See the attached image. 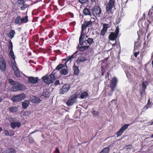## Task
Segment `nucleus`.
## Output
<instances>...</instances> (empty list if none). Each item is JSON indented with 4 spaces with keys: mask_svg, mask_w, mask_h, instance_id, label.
<instances>
[{
    "mask_svg": "<svg viewBox=\"0 0 153 153\" xmlns=\"http://www.w3.org/2000/svg\"><path fill=\"white\" fill-rule=\"evenodd\" d=\"M84 39H79V44L80 45L84 46L79 47V45L77 47L79 50L81 51H83L88 48V46H85V45L91 44L93 43V39H88L86 40H84Z\"/></svg>",
    "mask_w": 153,
    "mask_h": 153,
    "instance_id": "1",
    "label": "nucleus"
},
{
    "mask_svg": "<svg viewBox=\"0 0 153 153\" xmlns=\"http://www.w3.org/2000/svg\"><path fill=\"white\" fill-rule=\"evenodd\" d=\"M93 22L91 21H87L84 20L83 23L82 25V30L81 35L79 38H84L85 37V33L87 27H91L92 25Z\"/></svg>",
    "mask_w": 153,
    "mask_h": 153,
    "instance_id": "2",
    "label": "nucleus"
},
{
    "mask_svg": "<svg viewBox=\"0 0 153 153\" xmlns=\"http://www.w3.org/2000/svg\"><path fill=\"white\" fill-rule=\"evenodd\" d=\"M55 71V70H54L49 76L48 75H46L42 77V79L45 83L46 84H50L53 83V81L56 78L54 75Z\"/></svg>",
    "mask_w": 153,
    "mask_h": 153,
    "instance_id": "3",
    "label": "nucleus"
},
{
    "mask_svg": "<svg viewBox=\"0 0 153 153\" xmlns=\"http://www.w3.org/2000/svg\"><path fill=\"white\" fill-rule=\"evenodd\" d=\"M9 64L13 69L15 76L18 77H19L20 76V72L16 66V62L15 61L14 62L9 61Z\"/></svg>",
    "mask_w": 153,
    "mask_h": 153,
    "instance_id": "4",
    "label": "nucleus"
},
{
    "mask_svg": "<svg viewBox=\"0 0 153 153\" xmlns=\"http://www.w3.org/2000/svg\"><path fill=\"white\" fill-rule=\"evenodd\" d=\"M25 95L24 93L13 96L11 98L13 102L20 101L25 97Z\"/></svg>",
    "mask_w": 153,
    "mask_h": 153,
    "instance_id": "5",
    "label": "nucleus"
},
{
    "mask_svg": "<svg viewBox=\"0 0 153 153\" xmlns=\"http://www.w3.org/2000/svg\"><path fill=\"white\" fill-rule=\"evenodd\" d=\"M92 13L93 16L95 17L99 16L101 13V9L100 7L97 6L94 7L92 10Z\"/></svg>",
    "mask_w": 153,
    "mask_h": 153,
    "instance_id": "6",
    "label": "nucleus"
},
{
    "mask_svg": "<svg viewBox=\"0 0 153 153\" xmlns=\"http://www.w3.org/2000/svg\"><path fill=\"white\" fill-rule=\"evenodd\" d=\"M71 88L70 85L68 84H65L59 89V94H63L67 93Z\"/></svg>",
    "mask_w": 153,
    "mask_h": 153,
    "instance_id": "7",
    "label": "nucleus"
},
{
    "mask_svg": "<svg viewBox=\"0 0 153 153\" xmlns=\"http://www.w3.org/2000/svg\"><path fill=\"white\" fill-rule=\"evenodd\" d=\"M76 96L74 94L70 97L67 102V104L68 106H71L74 103L76 102V100L77 99Z\"/></svg>",
    "mask_w": 153,
    "mask_h": 153,
    "instance_id": "8",
    "label": "nucleus"
},
{
    "mask_svg": "<svg viewBox=\"0 0 153 153\" xmlns=\"http://www.w3.org/2000/svg\"><path fill=\"white\" fill-rule=\"evenodd\" d=\"M115 6L114 1L113 0H109L106 6V11L107 12L110 11L112 8Z\"/></svg>",
    "mask_w": 153,
    "mask_h": 153,
    "instance_id": "9",
    "label": "nucleus"
},
{
    "mask_svg": "<svg viewBox=\"0 0 153 153\" xmlns=\"http://www.w3.org/2000/svg\"><path fill=\"white\" fill-rule=\"evenodd\" d=\"M117 82V79L116 77L112 78L111 83L110 84V87L111 88V91H114Z\"/></svg>",
    "mask_w": 153,
    "mask_h": 153,
    "instance_id": "10",
    "label": "nucleus"
},
{
    "mask_svg": "<svg viewBox=\"0 0 153 153\" xmlns=\"http://www.w3.org/2000/svg\"><path fill=\"white\" fill-rule=\"evenodd\" d=\"M119 28L117 26L115 31L113 32H111L109 34L108 38H117L119 32Z\"/></svg>",
    "mask_w": 153,
    "mask_h": 153,
    "instance_id": "11",
    "label": "nucleus"
},
{
    "mask_svg": "<svg viewBox=\"0 0 153 153\" xmlns=\"http://www.w3.org/2000/svg\"><path fill=\"white\" fill-rule=\"evenodd\" d=\"M22 85L19 83H16L11 88V90L13 91H16L18 90H22Z\"/></svg>",
    "mask_w": 153,
    "mask_h": 153,
    "instance_id": "12",
    "label": "nucleus"
},
{
    "mask_svg": "<svg viewBox=\"0 0 153 153\" xmlns=\"http://www.w3.org/2000/svg\"><path fill=\"white\" fill-rule=\"evenodd\" d=\"M129 126V124H125L122 126L117 133V137L120 136L124 131L128 128Z\"/></svg>",
    "mask_w": 153,
    "mask_h": 153,
    "instance_id": "13",
    "label": "nucleus"
},
{
    "mask_svg": "<svg viewBox=\"0 0 153 153\" xmlns=\"http://www.w3.org/2000/svg\"><path fill=\"white\" fill-rule=\"evenodd\" d=\"M0 68L3 71L6 68V63L5 60L2 58H0Z\"/></svg>",
    "mask_w": 153,
    "mask_h": 153,
    "instance_id": "14",
    "label": "nucleus"
},
{
    "mask_svg": "<svg viewBox=\"0 0 153 153\" xmlns=\"http://www.w3.org/2000/svg\"><path fill=\"white\" fill-rule=\"evenodd\" d=\"M38 79V77H31L29 78L28 81L30 83L34 84L37 82Z\"/></svg>",
    "mask_w": 153,
    "mask_h": 153,
    "instance_id": "15",
    "label": "nucleus"
},
{
    "mask_svg": "<svg viewBox=\"0 0 153 153\" xmlns=\"http://www.w3.org/2000/svg\"><path fill=\"white\" fill-rule=\"evenodd\" d=\"M16 32L14 30L11 29L6 34L7 36L10 38H13L15 35Z\"/></svg>",
    "mask_w": 153,
    "mask_h": 153,
    "instance_id": "16",
    "label": "nucleus"
},
{
    "mask_svg": "<svg viewBox=\"0 0 153 153\" xmlns=\"http://www.w3.org/2000/svg\"><path fill=\"white\" fill-rule=\"evenodd\" d=\"M10 125L12 128L14 129L16 127L19 128L20 127L21 123L20 122H12L10 124Z\"/></svg>",
    "mask_w": 153,
    "mask_h": 153,
    "instance_id": "17",
    "label": "nucleus"
},
{
    "mask_svg": "<svg viewBox=\"0 0 153 153\" xmlns=\"http://www.w3.org/2000/svg\"><path fill=\"white\" fill-rule=\"evenodd\" d=\"M78 52V51H76L75 52L74 54L71 56H69L67 57L65 59L66 61L67 62H68V61L71 60L72 59L74 58H75L76 56V55L77 54V53Z\"/></svg>",
    "mask_w": 153,
    "mask_h": 153,
    "instance_id": "18",
    "label": "nucleus"
},
{
    "mask_svg": "<svg viewBox=\"0 0 153 153\" xmlns=\"http://www.w3.org/2000/svg\"><path fill=\"white\" fill-rule=\"evenodd\" d=\"M8 109L10 111L13 113H15L18 111V107L16 106H12L8 108Z\"/></svg>",
    "mask_w": 153,
    "mask_h": 153,
    "instance_id": "19",
    "label": "nucleus"
},
{
    "mask_svg": "<svg viewBox=\"0 0 153 153\" xmlns=\"http://www.w3.org/2000/svg\"><path fill=\"white\" fill-rule=\"evenodd\" d=\"M40 99L36 97L33 96L32 97L31 101L34 103H37L40 102Z\"/></svg>",
    "mask_w": 153,
    "mask_h": 153,
    "instance_id": "20",
    "label": "nucleus"
},
{
    "mask_svg": "<svg viewBox=\"0 0 153 153\" xmlns=\"http://www.w3.org/2000/svg\"><path fill=\"white\" fill-rule=\"evenodd\" d=\"M30 104L29 101L28 100L24 101L22 102V107L24 109L26 108Z\"/></svg>",
    "mask_w": 153,
    "mask_h": 153,
    "instance_id": "21",
    "label": "nucleus"
},
{
    "mask_svg": "<svg viewBox=\"0 0 153 153\" xmlns=\"http://www.w3.org/2000/svg\"><path fill=\"white\" fill-rule=\"evenodd\" d=\"M15 23L16 25H21V16H17L15 19Z\"/></svg>",
    "mask_w": 153,
    "mask_h": 153,
    "instance_id": "22",
    "label": "nucleus"
},
{
    "mask_svg": "<svg viewBox=\"0 0 153 153\" xmlns=\"http://www.w3.org/2000/svg\"><path fill=\"white\" fill-rule=\"evenodd\" d=\"M86 60V59L85 57L84 56H80L79 57L76 61V62L77 63H80L81 62H82Z\"/></svg>",
    "mask_w": 153,
    "mask_h": 153,
    "instance_id": "23",
    "label": "nucleus"
},
{
    "mask_svg": "<svg viewBox=\"0 0 153 153\" xmlns=\"http://www.w3.org/2000/svg\"><path fill=\"white\" fill-rule=\"evenodd\" d=\"M83 13L85 15H91V13L89 9L85 8L83 10Z\"/></svg>",
    "mask_w": 153,
    "mask_h": 153,
    "instance_id": "24",
    "label": "nucleus"
},
{
    "mask_svg": "<svg viewBox=\"0 0 153 153\" xmlns=\"http://www.w3.org/2000/svg\"><path fill=\"white\" fill-rule=\"evenodd\" d=\"M14 152L15 150L13 149L10 148L4 150L2 153H14Z\"/></svg>",
    "mask_w": 153,
    "mask_h": 153,
    "instance_id": "25",
    "label": "nucleus"
},
{
    "mask_svg": "<svg viewBox=\"0 0 153 153\" xmlns=\"http://www.w3.org/2000/svg\"><path fill=\"white\" fill-rule=\"evenodd\" d=\"M88 93L86 91H83L80 94V97L81 99H85L88 96Z\"/></svg>",
    "mask_w": 153,
    "mask_h": 153,
    "instance_id": "26",
    "label": "nucleus"
},
{
    "mask_svg": "<svg viewBox=\"0 0 153 153\" xmlns=\"http://www.w3.org/2000/svg\"><path fill=\"white\" fill-rule=\"evenodd\" d=\"M9 54L10 57L13 60V61L11 60H10V61H11L12 62H14L15 61H15V57L13 51H10Z\"/></svg>",
    "mask_w": 153,
    "mask_h": 153,
    "instance_id": "27",
    "label": "nucleus"
},
{
    "mask_svg": "<svg viewBox=\"0 0 153 153\" xmlns=\"http://www.w3.org/2000/svg\"><path fill=\"white\" fill-rule=\"evenodd\" d=\"M28 21V16H26L24 18H21V25L27 23Z\"/></svg>",
    "mask_w": 153,
    "mask_h": 153,
    "instance_id": "28",
    "label": "nucleus"
},
{
    "mask_svg": "<svg viewBox=\"0 0 153 153\" xmlns=\"http://www.w3.org/2000/svg\"><path fill=\"white\" fill-rule=\"evenodd\" d=\"M140 46V43L138 42H136L135 43L134 51L135 52L137 50H138V49Z\"/></svg>",
    "mask_w": 153,
    "mask_h": 153,
    "instance_id": "29",
    "label": "nucleus"
},
{
    "mask_svg": "<svg viewBox=\"0 0 153 153\" xmlns=\"http://www.w3.org/2000/svg\"><path fill=\"white\" fill-rule=\"evenodd\" d=\"M74 74L76 75H77L79 72V70L78 67L76 66H74Z\"/></svg>",
    "mask_w": 153,
    "mask_h": 153,
    "instance_id": "30",
    "label": "nucleus"
},
{
    "mask_svg": "<svg viewBox=\"0 0 153 153\" xmlns=\"http://www.w3.org/2000/svg\"><path fill=\"white\" fill-rule=\"evenodd\" d=\"M147 85V82L146 81H143L142 83V89L143 90V91H144V90H145L146 88V86Z\"/></svg>",
    "mask_w": 153,
    "mask_h": 153,
    "instance_id": "31",
    "label": "nucleus"
},
{
    "mask_svg": "<svg viewBox=\"0 0 153 153\" xmlns=\"http://www.w3.org/2000/svg\"><path fill=\"white\" fill-rule=\"evenodd\" d=\"M60 73L61 74L66 75L68 74V72L67 69L63 68L61 70Z\"/></svg>",
    "mask_w": 153,
    "mask_h": 153,
    "instance_id": "32",
    "label": "nucleus"
},
{
    "mask_svg": "<svg viewBox=\"0 0 153 153\" xmlns=\"http://www.w3.org/2000/svg\"><path fill=\"white\" fill-rule=\"evenodd\" d=\"M29 6L28 4L24 3L20 7V8L22 10H24L26 8L28 7Z\"/></svg>",
    "mask_w": 153,
    "mask_h": 153,
    "instance_id": "33",
    "label": "nucleus"
},
{
    "mask_svg": "<svg viewBox=\"0 0 153 153\" xmlns=\"http://www.w3.org/2000/svg\"><path fill=\"white\" fill-rule=\"evenodd\" d=\"M109 27V24H108L105 23L103 25L102 30L107 31L108 28Z\"/></svg>",
    "mask_w": 153,
    "mask_h": 153,
    "instance_id": "34",
    "label": "nucleus"
},
{
    "mask_svg": "<svg viewBox=\"0 0 153 153\" xmlns=\"http://www.w3.org/2000/svg\"><path fill=\"white\" fill-rule=\"evenodd\" d=\"M24 0H18L16 2L17 4L19 6L22 5L25 3Z\"/></svg>",
    "mask_w": 153,
    "mask_h": 153,
    "instance_id": "35",
    "label": "nucleus"
},
{
    "mask_svg": "<svg viewBox=\"0 0 153 153\" xmlns=\"http://www.w3.org/2000/svg\"><path fill=\"white\" fill-rule=\"evenodd\" d=\"M109 151V148L106 147L103 149L100 153H108Z\"/></svg>",
    "mask_w": 153,
    "mask_h": 153,
    "instance_id": "36",
    "label": "nucleus"
},
{
    "mask_svg": "<svg viewBox=\"0 0 153 153\" xmlns=\"http://www.w3.org/2000/svg\"><path fill=\"white\" fill-rule=\"evenodd\" d=\"M63 67V65L62 64H60L57 65V66L55 70H54L55 71V70H56L59 71L61 68H62Z\"/></svg>",
    "mask_w": 153,
    "mask_h": 153,
    "instance_id": "37",
    "label": "nucleus"
},
{
    "mask_svg": "<svg viewBox=\"0 0 153 153\" xmlns=\"http://www.w3.org/2000/svg\"><path fill=\"white\" fill-rule=\"evenodd\" d=\"M43 96L46 97H49L50 96V93L47 91L44 92L43 94Z\"/></svg>",
    "mask_w": 153,
    "mask_h": 153,
    "instance_id": "38",
    "label": "nucleus"
},
{
    "mask_svg": "<svg viewBox=\"0 0 153 153\" xmlns=\"http://www.w3.org/2000/svg\"><path fill=\"white\" fill-rule=\"evenodd\" d=\"M111 40V43L114 46L117 43L116 39H110Z\"/></svg>",
    "mask_w": 153,
    "mask_h": 153,
    "instance_id": "39",
    "label": "nucleus"
},
{
    "mask_svg": "<svg viewBox=\"0 0 153 153\" xmlns=\"http://www.w3.org/2000/svg\"><path fill=\"white\" fill-rule=\"evenodd\" d=\"M13 44L12 42L10 41L9 45V49L11 51H13Z\"/></svg>",
    "mask_w": 153,
    "mask_h": 153,
    "instance_id": "40",
    "label": "nucleus"
},
{
    "mask_svg": "<svg viewBox=\"0 0 153 153\" xmlns=\"http://www.w3.org/2000/svg\"><path fill=\"white\" fill-rule=\"evenodd\" d=\"M8 82L10 83L11 85H13L16 83L15 81L13 80L12 79H9Z\"/></svg>",
    "mask_w": 153,
    "mask_h": 153,
    "instance_id": "41",
    "label": "nucleus"
},
{
    "mask_svg": "<svg viewBox=\"0 0 153 153\" xmlns=\"http://www.w3.org/2000/svg\"><path fill=\"white\" fill-rule=\"evenodd\" d=\"M132 146L131 145H128L125 146L124 148L126 149L127 151H130V149L131 148Z\"/></svg>",
    "mask_w": 153,
    "mask_h": 153,
    "instance_id": "42",
    "label": "nucleus"
},
{
    "mask_svg": "<svg viewBox=\"0 0 153 153\" xmlns=\"http://www.w3.org/2000/svg\"><path fill=\"white\" fill-rule=\"evenodd\" d=\"M92 113L93 114V115L94 116H97L99 114V112L94 110L93 111Z\"/></svg>",
    "mask_w": 153,
    "mask_h": 153,
    "instance_id": "43",
    "label": "nucleus"
},
{
    "mask_svg": "<svg viewBox=\"0 0 153 153\" xmlns=\"http://www.w3.org/2000/svg\"><path fill=\"white\" fill-rule=\"evenodd\" d=\"M53 30H51L49 34V37L50 38H52L53 37Z\"/></svg>",
    "mask_w": 153,
    "mask_h": 153,
    "instance_id": "44",
    "label": "nucleus"
},
{
    "mask_svg": "<svg viewBox=\"0 0 153 153\" xmlns=\"http://www.w3.org/2000/svg\"><path fill=\"white\" fill-rule=\"evenodd\" d=\"M58 3L60 6H63L64 4L63 0H58Z\"/></svg>",
    "mask_w": 153,
    "mask_h": 153,
    "instance_id": "45",
    "label": "nucleus"
},
{
    "mask_svg": "<svg viewBox=\"0 0 153 153\" xmlns=\"http://www.w3.org/2000/svg\"><path fill=\"white\" fill-rule=\"evenodd\" d=\"M88 1V0H78L82 4L86 3Z\"/></svg>",
    "mask_w": 153,
    "mask_h": 153,
    "instance_id": "46",
    "label": "nucleus"
},
{
    "mask_svg": "<svg viewBox=\"0 0 153 153\" xmlns=\"http://www.w3.org/2000/svg\"><path fill=\"white\" fill-rule=\"evenodd\" d=\"M106 32L107 31L102 29L100 32V34L101 35H102V36H104Z\"/></svg>",
    "mask_w": 153,
    "mask_h": 153,
    "instance_id": "47",
    "label": "nucleus"
},
{
    "mask_svg": "<svg viewBox=\"0 0 153 153\" xmlns=\"http://www.w3.org/2000/svg\"><path fill=\"white\" fill-rule=\"evenodd\" d=\"M139 53V52L138 50H137L136 52L134 53V56L136 57L137 55Z\"/></svg>",
    "mask_w": 153,
    "mask_h": 153,
    "instance_id": "48",
    "label": "nucleus"
},
{
    "mask_svg": "<svg viewBox=\"0 0 153 153\" xmlns=\"http://www.w3.org/2000/svg\"><path fill=\"white\" fill-rule=\"evenodd\" d=\"M29 141L30 143H33L34 140L33 138L31 137L29 138Z\"/></svg>",
    "mask_w": 153,
    "mask_h": 153,
    "instance_id": "49",
    "label": "nucleus"
},
{
    "mask_svg": "<svg viewBox=\"0 0 153 153\" xmlns=\"http://www.w3.org/2000/svg\"><path fill=\"white\" fill-rule=\"evenodd\" d=\"M149 107L150 106H149V105H146L143 108V110H147Z\"/></svg>",
    "mask_w": 153,
    "mask_h": 153,
    "instance_id": "50",
    "label": "nucleus"
},
{
    "mask_svg": "<svg viewBox=\"0 0 153 153\" xmlns=\"http://www.w3.org/2000/svg\"><path fill=\"white\" fill-rule=\"evenodd\" d=\"M54 153H60L59 149L58 148H57L55 151Z\"/></svg>",
    "mask_w": 153,
    "mask_h": 153,
    "instance_id": "51",
    "label": "nucleus"
},
{
    "mask_svg": "<svg viewBox=\"0 0 153 153\" xmlns=\"http://www.w3.org/2000/svg\"><path fill=\"white\" fill-rule=\"evenodd\" d=\"M59 84V80H56L54 83V84L55 85H57Z\"/></svg>",
    "mask_w": 153,
    "mask_h": 153,
    "instance_id": "52",
    "label": "nucleus"
},
{
    "mask_svg": "<svg viewBox=\"0 0 153 153\" xmlns=\"http://www.w3.org/2000/svg\"><path fill=\"white\" fill-rule=\"evenodd\" d=\"M4 133L6 136H8L9 135L8 131L7 130H5L4 131Z\"/></svg>",
    "mask_w": 153,
    "mask_h": 153,
    "instance_id": "53",
    "label": "nucleus"
},
{
    "mask_svg": "<svg viewBox=\"0 0 153 153\" xmlns=\"http://www.w3.org/2000/svg\"><path fill=\"white\" fill-rule=\"evenodd\" d=\"M113 91H111V92H110L109 93H107V95H108V96H111V95L112 94H113V93H112Z\"/></svg>",
    "mask_w": 153,
    "mask_h": 153,
    "instance_id": "54",
    "label": "nucleus"
},
{
    "mask_svg": "<svg viewBox=\"0 0 153 153\" xmlns=\"http://www.w3.org/2000/svg\"><path fill=\"white\" fill-rule=\"evenodd\" d=\"M145 92V90H144V92L143 91V90L142 89V91L140 92V94L142 95Z\"/></svg>",
    "mask_w": 153,
    "mask_h": 153,
    "instance_id": "55",
    "label": "nucleus"
},
{
    "mask_svg": "<svg viewBox=\"0 0 153 153\" xmlns=\"http://www.w3.org/2000/svg\"><path fill=\"white\" fill-rule=\"evenodd\" d=\"M146 18V16L145 13H143V18L145 19Z\"/></svg>",
    "mask_w": 153,
    "mask_h": 153,
    "instance_id": "56",
    "label": "nucleus"
},
{
    "mask_svg": "<svg viewBox=\"0 0 153 153\" xmlns=\"http://www.w3.org/2000/svg\"><path fill=\"white\" fill-rule=\"evenodd\" d=\"M150 99H149L148 100V102L146 104V105H148L149 106V103H150Z\"/></svg>",
    "mask_w": 153,
    "mask_h": 153,
    "instance_id": "57",
    "label": "nucleus"
},
{
    "mask_svg": "<svg viewBox=\"0 0 153 153\" xmlns=\"http://www.w3.org/2000/svg\"><path fill=\"white\" fill-rule=\"evenodd\" d=\"M151 34L150 33H149V34H148V35H147V38H148L149 37H150V35Z\"/></svg>",
    "mask_w": 153,
    "mask_h": 153,
    "instance_id": "58",
    "label": "nucleus"
},
{
    "mask_svg": "<svg viewBox=\"0 0 153 153\" xmlns=\"http://www.w3.org/2000/svg\"><path fill=\"white\" fill-rule=\"evenodd\" d=\"M2 100V98L0 97V102H1Z\"/></svg>",
    "mask_w": 153,
    "mask_h": 153,
    "instance_id": "59",
    "label": "nucleus"
},
{
    "mask_svg": "<svg viewBox=\"0 0 153 153\" xmlns=\"http://www.w3.org/2000/svg\"><path fill=\"white\" fill-rule=\"evenodd\" d=\"M36 132V131H33L32 132L31 134H33V133H35Z\"/></svg>",
    "mask_w": 153,
    "mask_h": 153,
    "instance_id": "60",
    "label": "nucleus"
},
{
    "mask_svg": "<svg viewBox=\"0 0 153 153\" xmlns=\"http://www.w3.org/2000/svg\"><path fill=\"white\" fill-rule=\"evenodd\" d=\"M2 130V129L0 127V132Z\"/></svg>",
    "mask_w": 153,
    "mask_h": 153,
    "instance_id": "61",
    "label": "nucleus"
},
{
    "mask_svg": "<svg viewBox=\"0 0 153 153\" xmlns=\"http://www.w3.org/2000/svg\"><path fill=\"white\" fill-rule=\"evenodd\" d=\"M152 67H153V60L152 61Z\"/></svg>",
    "mask_w": 153,
    "mask_h": 153,
    "instance_id": "62",
    "label": "nucleus"
},
{
    "mask_svg": "<svg viewBox=\"0 0 153 153\" xmlns=\"http://www.w3.org/2000/svg\"><path fill=\"white\" fill-rule=\"evenodd\" d=\"M91 1H94L95 0H90Z\"/></svg>",
    "mask_w": 153,
    "mask_h": 153,
    "instance_id": "63",
    "label": "nucleus"
},
{
    "mask_svg": "<svg viewBox=\"0 0 153 153\" xmlns=\"http://www.w3.org/2000/svg\"><path fill=\"white\" fill-rule=\"evenodd\" d=\"M151 137L153 138V134L152 135Z\"/></svg>",
    "mask_w": 153,
    "mask_h": 153,
    "instance_id": "64",
    "label": "nucleus"
}]
</instances>
